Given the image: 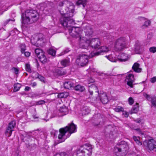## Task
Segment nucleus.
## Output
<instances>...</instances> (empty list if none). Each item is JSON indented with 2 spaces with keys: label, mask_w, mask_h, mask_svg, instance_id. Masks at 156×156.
<instances>
[{
  "label": "nucleus",
  "mask_w": 156,
  "mask_h": 156,
  "mask_svg": "<svg viewBox=\"0 0 156 156\" xmlns=\"http://www.w3.org/2000/svg\"><path fill=\"white\" fill-rule=\"evenodd\" d=\"M127 43V39L126 37H120L115 41V50L117 51L122 50L126 47Z\"/></svg>",
  "instance_id": "nucleus-6"
},
{
  "label": "nucleus",
  "mask_w": 156,
  "mask_h": 156,
  "mask_svg": "<svg viewBox=\"0 0 156 156\" xmlns=\"http://www.w3.org/2000/svg\"><path fill=\"white\" fill-rule=\"evenodd\" d=\"M112 62H116L117 61H119L120 62H125L127 61L129 57L127 54L122 53L120 54L118 57V59H115L112 58L111 59V56H109L107 57Z\"/></svg>",
  "instance_id": "nucleus-8"
},
{
  "label": "nucleus",
  "mask_w": 156,
  "mask_h": 156,
  "mask_svg": "<svg viewBox=\"0 0 156 156\" xmlns=\"http://www.w3.org/2000/svg\"><path fill=\"white\" fill-rule=\"evenodd\" d=\"M14 71L15 73L16 74H18L19 73V70H18L16 68H13Z\"/></svg>",
  "instance_id": "nucleus-48"
},
{
  "label": "nucleus",
  "mask_w": 156,
  "mask_h": 156,
  "mask_svg": "<svg viewBox=\"0 0 156 156\" xmlns=\"http://www.w3.org/2000/svg\"><path fill=\"white\" fill-rule=\"evenodd\" d=\"M72 82L71 80H67L64 83V87L65 88L70 89L75 86L74 81Z\"/></svg>",
  "instance_id": "nucleus-15"
},
{
  "label": "nucleus",
  "mask_w": 156,
  "mask_h": 156,
  "mask_svg": "<svg viewBox=\"0 0 156 156\" xmlns=\"http://www.w3.org/2000/svg\"><path fill=\"white\" fill-rule=\"evenodd\" d=\"M87 1L86 0H78L76 2V4L78 5L82 4L83 5V7H84L87 4Z\"/></svg>",
  "instance_id": "nucleus-25"
},
{
  "label": "nucleus",
  "mask_w": 156,
  "mask_h": 156,
  "mask_svg": "<svg viewBox=\"0 0 156 156\" xmlns=\"http://www.w3.org/2000/svg\"><path fill=\"white\" fill-rule=\"evenodd\" d=\"M136 130L138 131L139 133H141L142 134H143L140 129H136Z\"/></svg>",
  "instance_id": "nucleus-53"
},
{
  "label": "nucleus",
  "mask_w": 156,
  "mask_h": 156,
  "mask_svg": "<svg viewBox=\"0 0 156 156\" xmlns=\"http://www.w3.org/2000/svg\"><path fill=\"white\" fill-rule=\"evenodd\" d=\"M44 36L42 34H39L36 35L34 38L35 40V41L37 42L39 41H41L43 40Z\"/></svg>",
  "instance_id": "nucleus-19"
},
{
  "label": "nucleus",
  "mask_w": 156,
  "mask_h": 156,
  "mask_svg": "<svg viewBox=\"0 0 156 156\" xmlns=\"http://www.w3.org/2000/svg\"><path fill=\"white\" fill-rule=\"evenodd\" d=\"M92 152V147L89 144L81 147L76 151L77 156H90Z\"/></svg>",
  "instance_id": "nucleus-4"
},
{
  "label": "nucleus",
  "mask_w": 156,
  "mask_h": 156,
  "mask_svg": "<svg viewBox=\"0 0 156 156\" xmlns=\"http://www.w3.org/2000/svg\"><path fill=\"white\" fill-rule=\"evenodd\" d=\"M1 106L0 105V107H1Z\"/></svg>",
  "instance_id": "nucleus-61"
},
{
  "label": "nucleus",
  "mask_w": 156,
  "mask_h": 156,
  "mask_svg": "<svg viewBox=\"0 0 156 156\" xmlns=\"http://www.w3.org/2000/svg\"><path fill=\"white\" fill-rule=\"evenodd\" d=\"M91 82H93V81H92Z\"/></svg>",
  "instance_id": "nucleus-58"
},
{
  "label": "nucleus",
  "mask_w": 156,
  "mask_h": 156,
  "mask_svg": "<svg viewBox=\"0 0 156 156\" xmlns=\"http://www.w3.org/2000/svg\"><path fill=\"white\" fill-rule=\"evenodd\" d=\"M65 54V53H63V54H62V55H63V54Z\"/></svg>",
  "instance_id": "nucleus-60"
},
{
  "label": "nucleus",
  "mask_w": 156,
  "mask_h": 156,
  "mask_svg": "<svg viewBox=\"0 0 156 156\" xmlns=\"http://www.w3.org/2000/svg\"><path fill=\"white\" fill-rule=\"evenodd\" d=\"M109 50V49L107 47L103 46L101 47L100 50L96 52H91L90 53V56L93 57L94 56H98L101 55V52H107Z\"/></svg>",
  "instance_id": "nucleus-11"
},
{
  "label": "nucleus",
  "mask_w": 156,
  "mask_h": 156,
  "mask_svg": "<svg viewBox=\"0 0 156 156\" xmlns=\"http://www.w3.org/2000/svg\"><path fill=\"white\" fill-rule=\"evenodd\" d=\"M149 50L151 52L154 53L156 52V47H151L150 48Z\"/></svg>",
  "instance_id": "nucleus-42"
},
{
  "label": "nucleus",
  "mask_w": 156,
  "mask_h": 156,
  "mask_svg": "<svg viewBox=\"0 0 156 156\" xmlns=\"http://www.w3.org/2000/svg\"><path fill=\"white\" fill-rule=\"evenodd\" d=\"M65 54V53H63V54H62V55H63V54Z\"/></svg>",
  "instance_id": "nucleus-59"
},
{
  "label": "nucleus",
  "mask_w": 156,
  "mask_h": 156,
  "mask_svg": "<svg viewBox=\"0 0 156 156\" xmlns=\"http://www.w3.org/2000/svg\"><path fill=\"white\" fill-rule=\"evenodd\" d=\"M151 23V22L149 20H147L145 21L144 24L141 26L142 28L143 29L149 26Z\"/></svg>",
  "instance_id": "nucleus-30"
},
{
  "label": "nucleus",
  "mask_w": 156,
  "mask_h": 156,
  "mask_svg": "<svg viewBox=\"0 0 156 156\" xmlns=\"http://www.w3.org/2000/svg\"><path fill=\"white\" fill-rule=\"evenodd\" d=\"M69 156L67 154H66L65 153L62 154H57L55 156H71V155L69 154Z\"/></svg>",
  "instance_id": "nucleus-43"
},
{
  "label": "nucleus",
  "mask_w": 156,
  "mask_h": 156,
  "mask_svg": "<svg viewBox=\"0 0 156 156\" xmlns=\"http://www.w3.org/2000/svg\"><path fill=\"white\" fill-rule=\"evenodd\" d=\"M16 122L15 121H12L9 124L8 126L9 128H11L13 130V129L16 126Z\"/></svg>",
  "instance_id": "nucleus-33"
},
{
  "label": "nucleus",
  "mask_w": 156,
  "mask_h": 156,
  "mask_svg": "<svg viewBox=\"0 0 156 156\" xmlns=\"http://www.w3.org/2000/svg\"><path fill=\"white\" fill-rule=\"evenodd\" d=\"M23 53L24 54L25 56L27 57H29L30 54V53L28 51L25 52V51Z\"/></svg>",
  "instance_id": "nucleus-44"
},
{
  "label": "nucleus",
  "mask_w": 156,
  "mask_h": 156,
  "mask_svg": "<svg viewBox=\"0 0 156 156\" xmlns=\"http://www.w3.org/2000/svg\"><path fill=\"white\" fill-rule=\"evenodd\" d=\"M59 111L61 113L63 114V115H66L68 112V108L65 106L61 107Z\"/></svg>",
  "instance_id": "nucleus-20"
},
{
  "label": "nucleus",
  "mask_w": 156,
  "mask_h": 156,
  "mask_svg": "<svg viewBox=\"0 0 156 156\" xmlns=\"http://www.w3.org/2000/svg\"><path fill=\"white\" fill-rule=\"evenodd\" d=\"M35 52L37 57L38 55H40L41 53L44 52L42 50L39 48L36 49L35 50Z\"/></svg>",
  "instance_id": "nucleus-36"
},
{
  "label": "nucleus",
  "mask_w": 156,
  "mask_h": 156,
  "mask_svg": "<svg viewBox=\"0 0 156 156\" xmlns=\"http://www.w3.org/2000/svg\"><path fill=\"white\" fill-rule=\"evenodd\" d=\"M69 51V49H66L64 51V53H66L68 52Z\"/></svg>",
  "instance_id": "nucleus-55"
},
{
  "label": "nucleus",
  "mask_w": 156,
  "mask_h": 156,
  "mask_svg": "<svg viewBox=\"0 0 156 156\" xmlns=\"http://www.w3.org/2000/svg\"><path fill=\"white\" fill-rule=\"evenodd\" d=\"M152 37V35L151 34H149L147 35V42H149Z\"/></svg>",
  "instance_id": "nucleus-40"
},
{
  "label": "nucleus",
  "mask_w": 156,
  "mask_h": 156,
  "mask_svg": "<svg viewBox=\"0 0 156 156\" xmlns=\"http://www.w3.org/2000/svg\"><path fill=\"white\" fill-rule=\"evenodd\" d=\"M48 52L49 54L54 56L55 55L56 51L52 48H51L48 50Z\"/></svg>",
  "instance_id": "nucleus-27"
},
{
  "label": "nucleus",
  "mask_w": 156,
  "mask_h": 156,
  "mask_svg": "<svg viewBox=\"0 0 156 156\" xmlns=\"http://www.w3.org/2000/svg\"><path fill=\"white\" fill-rule=\"evenodd\" d=\"M133 139L138 145H141L142 144V143L140 141V138L139 137L133 136Z\"/></svg>",
  "instance_id": "nucleus-34"
},
{
  "label": "nucleus",
  "mask_w": 156,
  "mask_h": 156,
  "mask_svg": "<svg viewBox=\"0 0 156 156\" xmlns=\"http://www.w3.org/2000/svg\"><path fill=\"white\" fill-rule=\"evenodd\" d=\"M138 19L140 21H145L146 20L145 18L142 17H139L138 18Z\"/></svg>",
  "instance_id": "nucleus-49"
},
{
  "label": "nucleus",
  "mask_w": 156,
  "mask_h": 156,
  "mask_svg": "<svg viewBox=\"0 0 156 156\" xmlns=\"http://www.w3.org/2000/svg\"><path fill=\"white\" fill-rule=\"evenodd\" d=\"M84 32L85 35L87 36H91L93 33V30L90 26H86L84 28Z\"/></svg>",
  "instance_id": "nucleus-14"
},
{
  "label": "nucleus",
  "mask_w": 156,
  "mask_h": 156,
  "mask_svg": "<svg viewBox=\"0 0 156 156\" xmlns=\"http://www.w3.org/2000/svg\"><path fill=\"white\" fill-rule=\"evenodd\" d=\"M45 101L44 100H40L37 101L36 102V105H39L44 104L45 103Z\"/></svg>",
  "instance_id": "nucleus-38"
},
{
  "label": "nucleus",
  "mask_w": 156,
  "mask_h": 156,
  "mask_svg": "<svg viewBox=\"0 0 156 156\" xmlns=\"http://www.w3.org/2000/svg\"><path fill=\"white\" fill-rule=\"evenodd\" d=\"M76 129L77 127L76 125L72 123L66 127L59 129L60 133L58 135V138L59 139H62L61 142L64 141L72 133L76 132Z\"/></svg>",
  "instance_id": "nucleus-2"
},
{
  "label": "nucleus",
  "mask_w": 156,
  "mask_h": 156,
  "mask_svg": "<svg viewBox=\"0 0 156 156\" xmlns=\"http://www.w3.org/2000/svg\"><path fill=\"white\" fill-rule=\"evenodd\" d=\"M65 1L60 2L59 3V5L60 6H62L64 4Z\"/></svg>",
  "instance_id": "nucleus-51"
},
{
  "label": "nucleus",
  "mask_w": 156,
  "mask_h": 156,
  "mask_svg": "<svg viewBox=\"0 0 156 156\" xmlns=\"http://www.w3.org/2000/svg\"><path fill=\"white\" fill-rule=\"evenodd\" d=\"M37 57L40 61L43 63L46 62L47 61V59L45 56L44 52L41 53L40 55H38Z\"/></svg>",
  "instance_id": "nucleus-18"
},
{
  "label": "nucleus",
  "mask_w": 156,
  "mask_h": 156,
  "mask_svg": "<svg viewBox=\"0 0 156 156\" xmlns=\"http://www.w3.org/2000/svg\"><path fill=\"white\" fill-rule=\"evenodd\" d=\"M132 69L136 73L140 72L141 70V69L140 68V64L137 62L134 64Z\"/></svg>",
  "instance_id": "nucleus-17"
},
{
  "label": "nucleus",
  "mask_w": 156,
  "mask_h": 156,
  "mask_svg": "<svg viewBox=\"0 0 156 156\" xmlns=\"http://www.w3.org/2000/svg\"><path fill=\"white\" fill-rule=\"evenodd\" d=\"M56 72L60 75H63L66 73L65 72L63 71L62 68H60L58 69H57L56 71Z\"/></svg>",
  "instance_id": "nucleus-35"
},
{
  "label": "nucleus",
  "mask_w": 156,
  "mask_h": 156,
  "mask_svg": "<svg viewBox=\"0 0 156 156\" xmlns=\"http://www.w3.org/2000/svg\"><path fill=\"white\" fill-rule=\"evenodd\" d=\"M15 156H21V155L19 153H16L15 154Z\"/></svg>",
  "instance_id": "nucleus-56"
},
{
  "label": "nucleus",
  "mask_w": 156,
  "mask_h": 156,
  "mask_svg": "<svg viewBox=\"0 0 156 156\" xmlns=\"http://www.w3.org/2000/svg\"><path fill=\"white\" fill-rule=\"evenodd\" d=\"M39 18V14L34 10H27L25 11L24 16L22 15V23L24 24L36 22Z\"/></svg>",
  "instance_id": "nucleus-3"
},
{
  "label": "nucleus",
  "mask_w": 156,
  "mask_h": 156,
  "mask_svg": "<svg viewBox=\"0 0 156 156\" xmlns=\"http://www.w3.org/2000/svg\"><path fill=\"white\" fill-rule=\"evenodd\" d=\"M74 11L73 9H71V12L64 13L60 19L61 23L65 28L68 29L71 35L74 37L79 38L80 45L81 48H85L90 45L92 48L99 49L101 44L99 39L93 38L90 41L85 37H82L78 32V28L73 26L75 24L74 20L72 18L73 16Z\"/></svg>",
  "instance_id": "nucleus-1"
},
{
  "label": "nucleus",
  "mask_w": 156,
  "mask_h": 156,
  "mask_svg": "<svg viewBox=\"0 0 156 156\" xmlns=\"http://www.w3.org/2000/svg\"><path fill=\"white\" fill-rule=\"evenodd\" d=\"M37 84L36 83L34 82L31 83L32 86L33 87H34L37 86Z\"/></svg>",
  "instance_id": "nucleus-50"
},
{
  "label": "nucleus",
  "mask_w": 156,
  "mask_h": 156,
  "mask_svg": "<svg viewBox=\"0 0 156 156\" xmlns=\"http://www.w3.org/2000/svg\"><path fill=\"white\" fill-rule=\"evenodd\" d=\"M34 74H35L36 75V78H38L41 81L43 82H45V78L44 77L41 75H39L37 73H34Z\"/></svg>",
  "instance_id": "nucleus-29"
},
{
  "label": "nucleus",
  "mask_w": 156,
  "mask_h": 156,
  "mask_svg": "<svg viewBox=\"0 0 156 156\" xmlns=\"http://www.w3.org/2000/svg\"><path fill=\"white\" fill-rule=\"evenodd\" d=\"M129 104L130 105H132L134 102V100L132 97H130L128 99Z\"/></svg>",
  "instance_id": "nucleus-41"
},
{
  "label": "nucleus",
  "mask_w": 156,
  "mask_h": 156,
  "mask_svg": "<svg viewBox=\"0 0 156 156\" xmlns=\"http://www.w3.org/2000/svg\"><path fill=\"white\" fill-rule=\"evenodd\" d=\"M147 147L149 150L156 151V141L153 139L149 140L147 144Z\"/></svg>",
  "instance_id": "nucleus-9"
},
{
  "label": "nucleus",
  "mask_w": 156,
  "mask_h": 156,
  "mask_svg": "<svg viewBox=\"0 0 156 156\" xmlns=\"http://www.w3.org/2000/svg\"><path fill=\"white\" fill-rule=\"evenodd\" d=\"M88 91L91 95H92L93 92L97 93L98 95L99 94L98 88L94 85H92L89 87Z\"/></svg>",
  "instance_id": "nucleus-16"
},
{
  "label": "nucleus",
  "mask_w": 156,
  "mask_h": 156,
  "mask_svg": "<svg viewBox=\"0 0 156 156\" xmlns=\"http://www.w3.org/2000/svg\"><path fill=\"white\" fill-rule=\"evenodd\" d=\"M30 89V87H26L25 88V90L26 91H29Z\"/></svg>",
  "instance_id": "nucleus-52"
},
{
  "label": "nucleus",
  "mask_w": 156,
  "mask_h": 156,
  "mask_svg": "<svg viewBox=\"0 0 156 156\" xmlns=\"http://www.w3.org/2000/svg\"><path fill=\"white\" fill-rule=\"evenodd\" d=\"M74 89L75 90L81 92H83L85 90L84 87L80 85L74 86Z\"/></svg>",
  "instance_id": "nucleus-21"
},
{
  "label": "nucleus",
  "mask_w": 156,
  "mask_h": 156,
  "mask_svg": "<svg viewBox=\"0 0 156 156\" xmlns=\"http://www.w3.org/2000/svg\"><path fill=\"white\" fill-rule=\"evenodd\" d=\"M122 112H123V114L124 115V116L125 117H128V114L127 112H126V111H123Z\"/></svg>",
  "instance_id": "nucleus-47"
},
{
  "label": "nucleus",
  "mask_w": 156,
  "mask_h": 156,
  "mask_svg": "<svg viewBox=\"0 0 156 156\" xmlns=\"http://www.w3.org/2000/svg\"><path fill=\"white\" fill-rule=\"evenodd\" d=\"M134 80V75L132 74H129L126 77V81L127 82V84L130 87H133V83Z\"/></svg>",
  "instance_id": "nucleus-10"
},
{
  "label": "nucleus",
  "mask_w": 156,
  "mask_h": 156,
  "mask_svg": "<svg viewBox=\"0 0 156 156\" xmlns=\"http://www.w3.org/2000/svg\"><path fill=\"white\" fill-rule=\"evenodd\" d=\"M15 21V20H11V19H8L4 23L5 25H6L10 21Z\"/></svg>",
  "instance_id": "nucleus-46"
},
{
  "label": "nucleus",
  "mask_w": 156,
  "mask_h": 156,
  "mask_svg": "<svg viewBox=\"0 0 156 156\" xmlns=\"http://www.w3.org/2000/svg\"><path fill=\"white\" fill-rule=\"evenodd\" d=\"M138 103L136 104V106L133 107L131 109V113H136L138 110Z\"/></svg>",
  "instance_id": "nucleus-31"
},
{
  "label": "nucleus",
  "mask_w": 156,
  "mask_h": 156,
  "mask_svg": "<svg viewBox=\"0 0 156 156\" xmlns=\"http://www.w3.org/2000/svg\"><path fill=\"white\" fill-rule=\"evenodd\" d=\"M21 84L19 83H17L14 84L13 91L14 92H16L19 90L21 87Z\"/></svg>",
  "instance_id": "nucleus-28"
},
{
  "label": "nucleus",
  "mask_w": 156,
  "mask_h": 156,
  "mask_svg": "<svg viewBox=\"0 0 156 156\" xmlns=\"http://www.w3.org/2000/svg\"><path fill=\"white\" fill-rule=\"evenodd\" d=\"M115 111L117 112H123L124 108L122 107L118 106L114 109Z\"/></svg>",
  "instance_id": "nucleus-37"
},
{
  "label": "nucleus",
  "mask_w": 156,
  "mask_h": 156,
  "mask_svg": "<svg viewBox=\"0 0 156 156\" xmlns=\"http://www.w3.org/2000/svg\"><path fill=\"white\" fill-rule=\"evenodd\" d=\"M69 60L67 59H64L60 62L61 64L64 67L69 66Z\"/></svg>",
  "instance_id": "nucleus-22"
},
{
  "label": "nucleus",
  "mask_w": 156,
  "mask_h": 156,
  "mask_svg": "<svg viewBox=\"0 0 156 156\" xmlns=\"http://www.w3.org/2000/svg\"><path fill=\"white\" fill-rule=\"evenodd\" d=\"M144 96L146 98L148 101H151L153 106L156 107V97H151L150 95L145 93L144 94Z\"/></svg>",
  "instance_id": "nucleus-12"
},
{
  "label": "nucleus",
  "mask_w": 156,
  "mask_h": 156,
  "mask_svg": "<svg viewBox=\"0 0 156 156\" xmlns=\"http://www.w3.org/2000/svg\"><path fill=\"white\" fill-rule=\"evenodd\" d=\"M90 54L88 56L84 53L80 54L77 57L76 62L79 66H86L88 63L89 57L92 58L90 56Z\"/></svg>",
  "instance_id": "nucleus-7"
},
{
  "label": "nucleus",
  "mask_w": 156,
  "mask_h": 156,
  "mask_svg": "<svg viewBox=\"0 0 156 156\" xmlns=\"http://www.w3.org/2000/svg\"><path fill=\"white\" fill-rule=\"evenodd\" d=\"M69 93L67 92H64L58 94V97L59 98H66L69 96Z\"/></svg>",
  "instance_id": "nucleus-23"
},
{
  "label": "nucleus",
  "mask_w": 156,
  "mask_h": 156,
  "mask_svg": "<svg viewBox=\"0 0 156 156\" xmlns=\"http://www.w3.org/2000/svg\"><path fill=\"white\" fill-rule=\"evenodd\" d=\"M19 48L22 53H23L26 50V46L24 43H21L20 44Z\"/></svg>",
  "instance_id": "nucleus-26"
},
{
  "label": "nucleus",
  "mask_w": 156,
  "mask_h": 156,
  "mask_svg": "<svg viewBox=\"0 0 156 156\" xmlns=\"http://www.w3.org/2000/svg\"><path fill=\"white\" fill-rule=\"evenodd\" d=\"M13 130V129H11V128H9V127L8 126L5 132L6 135L8 137L10 136L12 134V132Z\"/></svg>",
  "instance_id": "nucleus-24"
},
{
  "label": "nucleus",
  "mask_w": 156,
  "mask_h": 156,
  "mask_svg": "<svg viewBox=\"0 0 156 156\" xmlns=\"http://www.w3.org/2000/svg\"><path fill=\"white\" fill-rule=\"evenodd\" d=\"M150 81L152 83H154L156 81V77L154 76L151 78Z\"/></svg>",
  "instance_id": "nucleus-45"
},
{
  "label": "nucleus",
  "mask_w": 156,
  "mask_h": 156,
  "mask_svg": "<svg viewBox=\"0 0 156 156\" xmlns=\"http://www.w3.org/2000/svg\"><path fill=\"white\" fill-rule=\"evenodd\" d=\"M111 36L109 34H107V35L106 36V38L108 39L111 38Z\"/></svg>",
  "instance_id": "nucleus-54"
},
{
  "label": "nucleus",
  "mask_w": 156,
  "mask_h": 156,
  "mask_svg": "<svg viewBox=\"0 0 156 156\" xmlns=\"http://www.w3.org/2000/svg\"><path fill=\"white\" fill-rule=\"evenodd\" d=\"M114 150L116 152L119 153L121 156H125L128 151V147L126 143L122 141L115 147Z\"/></svg>",
  "instance_id": "nucleus-5"
},
{
  "label": "nucleus",
  "mask_w": 156,
  "mask_h": 156,
  "mask_svg": "<svg viewBox=\"0 0 156 156\" xmlns=\"http://www.w3.org/2000/svg\"><path fill=\"white\" fill-rule=\"evenodd\" d=\"M99 98L101 101L104 104H107L108 101V99L106 93H104L100 94H99Z\"/></svg>",
  "instance_id": "nucleus-13"
},
{
  "label": "nucleus",
  "mask_w": 156,
  "mask_h": 156,
  "mask_svg": "<svg viewBox=\"0 0 156 156\" xmlns=\"http://www.w3.org/2000/svg\"><path fill=\"white\" fill-rule=\"evenodd\" d=\"M135 49L136 50H139L140 48V44L138 42L136 43L135 45Z\"/></svg>",
  "instance_id": "nucleus-39"
},
{
  "label": "nucleus",
  "mask_w": 156,
  "mask_h": 156,
  "mask_svg": "<svg viewBox=\"0 0 156 156\" xmlns=\"http://www.w3.org/2000/svg\"><path fill=\"white\" fill-rule=\"evenodd\" d=\"M25 69L26 71L29 73L32 72L30 64L29 63H26L25 65Z\"/></svg>",
  "instance_id": "nucleus-32"
},
{
  "label": "nucleus",
  "mask_w": 156,
  "mask_h": 156,
  "mask_svg": "<svg viewBox=\"0 0 156 156\" xmlns=\"http://www.w3.org/2000/svg\"><path fill=\"white\" fill-rule=\"evenodd\" d=\"M33 118H34V119H36V118H38V117H36L35 115H33Z\"/></svg>",
  "instance_id": "nucleus-57"
}]
</instances>
